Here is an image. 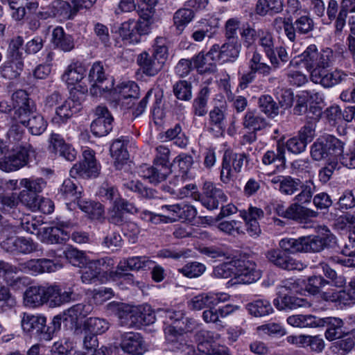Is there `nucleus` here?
<instances>
[{
    "mask_svg": "<svg viewBox=\"0 0 355 355\" xmlns=\"http://www.w3.org/2000/svg\"><path fill=\"white\" fill-rule=\"evenodd\" d=\"M267 125L266 120L256 111H248L243 119V127L254 132L264 129Z\"/></svg>",
    "mask_w": 355,
    "mask_h": 355,
    "instance_id": "obj_45",
    "label": "nucleus"
},
{
    "mask_svg": "<svg viewBox=\"0 0 355 355\" xmlns=\"http://www.w3.org/2000/svg\"><path fill=\"white\" fill-rule=\"evenodd\" d=\"M110 155L114 159L116 166L122 164L128 157V153L121 139H116L110 146Z\"/></svg>",
    "mask_w": 355,
    "mask_h": 355,
    "instance_id": "obj_61",
    "label": "nucleus"
},
{
    "mask_svg": "<svg viewBox=\"0 0 355 355\" xmlns=\"http://www.w3.org/2000/svg\"><path fill=\"white\" fill-rule=\"evenodd\" d=\"M347 74L341 70L336 69L334 71L328 72L326 69L322 71H315L311 80L315 83H320L324 87H333L347 77Z\"/></svg>",
    "mask_w": 355,
    "mask_h": 355,
    "instance_id": "obj_33",
    "label": "nucleus"
},
{
    "mask_svg": "<svg viewBox=\"0 0 355 355\" xmlns=\"http://www.w3.org/2000/svg\"><path fill=\"white\" fill-rule=\"evenodd\" d=\"M317 235L300 236L297 239L284 238L280 240L279 247L291 254L298 252H318L336 243V237L326 226L318 227Z\"/></svg>",
    "mask_w": 355,
    "mask_h": 355,
    "instance_id": "obj_2",
    "label": "nucleus"
},
{
    "mask_svg": "<svg viewBox=\"0 0 355 355\" xmlns=\"http://www.w3.org/2000/svg\"><path fill=\"white\" fill-rule=\"evenodd\" d=\"M275 162H280L281 166L284 167L286 164L285 147L284 145L277 144V152L268 150L262 157V163L264 165H270Z\"/></svg>",
    "mask_w": 355,
    "mask_h": 355,
    "instance_id": "obj_57",
    "label": "nucleus"
},
{
    "mask_svg": "<svg viewBox=\"0 0 355 355\" xmlns=\"http://www.w3.org/2000/svg\"><path fill=\"white\" fill-rule=\"evenodd\" d=\"M234 311V307L231 304L216 309L212 306L205 310L202 313V318L207 323H214L219 326L222 325V318H225Z\"/></svg>",
    "mask_w": 355,
    "mask_h": 355,
    "instance_id": "obj_38",
    "label": "nucleus"
},
{
    "mask_svg": "<svg viewBox=\"0 0 355 355\" xmlns=\"http://www.w3.org/2000/svg\"><path fill=\"white\" fill-rule=\"evenodd\" d=\"M46 182L42 178H23L19 182V187L24 190L38 194L46 187Z\"/></svg>",
    "mask_w": 355,
    "mask_h": 355,
    "instance_id": "obj_59",
    "label": "nucleus"
},
{
    "mask_svg": "<svg viewBox=\"0 0 355 355\" xmlns=\"http://www.w3.org/2000/svg\"><path fill=\"white\" fill-rule=\"evenodd\" d=\"M304 300L293 296L284 295L282 297H277L273 300L274 306L278 310L295 309L304 306Z\"/></svg>",
    "mask_w": 355,
    "mask_h": 355,
    "instance_id": "obj_56",
    "label": "nucleus"
},
{
    "mask_svg": "<svg viewBox=\"0 0 355 355\" xmlns=\"http://www.w3.org/2000/svg\"><path fill=\"white\" fill-rule=\"evenodd\" d=\"M96 119L91 124V131L96 137L106 136L112 130L113 117L107 108L98 105L95 109Z\"/></svg>",
    "mask_w": 355,
    "mask_h": 355,
    "instance_id": "obj_15",
    "label": "nucleus"
},
{
    "mask_svg": "<svg viewBox=\"0 0 355 355\" xmlns=\"http://www.w3.org/2000/svg\"><path fill=\"white\" fill-rule=\"evenodd\" d=\"M71 291H62L58 286H45L44 304H48L50 307H58L69 302L71 299Z\"/></svg>",
    "mask_w": 355,
    "mask_h": 355,
    "instance_id": "obj_30",
    "label": "nucleus"
},
{
    "mask_svg": "<svg viewBox=\"0 0 355 355\" xmlns=\"http://www.w3.org/2000/svg\"><path fill=\"white\" fill-rule=\"evenodd\" d=\"M169 157L168 147L164 145L157 147V184L165 180L171 173Z\"/></svg>",
    "mask_w": 355,
    "mask_h": 355,
    "instance_id": "obj_29",
    "label": "nucleus"
},
{
    "mask_svg": "<svg viewBox=\"0 0 355 355\" xmlns=\"http://www.w3.org/2000/svg\"><path fill=\"white\" fill-rule=\"evenodd\" d=\"M249 314L256 318H261L273 313V308L269 300L266 299H257L245 305Z\"/></svg>",
    "mask_w": 355,
    "mask_h": 355,
    "instance_id": "obj_41",
    "label": "nucleus"
},
{
    "mask_svg": "<svg viewBox=\"0 0 355 355\" xmlns=\"http://www.w3.org/2000/svg\"><path fill=\"white\" fill-rule=\"evenodd\" d=\"M235 264V277L239 283L252 284L261 278V272L256 269L254 261L248 259H236Z\"/></svg>",
    "mask_w": 355,
    "mask_h": 355,
    "instance_id": "obj_20",
    "label": "nucleus"
},
{
    "mask_svg": "<svg viewBox=\"0 0 355 355\" xmlns=\"http://www.w3.org/2000/svg\"><path fill=\"white\" fill-rule=\"evenodd\" d=\"M17 268L4 261H0V279H3L10 286L19 289L27 283L26 277H15L19 272Z\"/></svg>",
    "mask_w": 355,
    "mask_h": 355,
    "instance_id": "obj_27",
    "label": "nucleus"
},
{
    "mask_svg": "<svg viewBox=\"0 0 355 355\" xmlns=\"http://www.w3.org/2000/svg\"><path fill=\"white\" fill-rule=\"evenodd\" d=\"M262 59V55L256 49L252 53V58L249 60L248 67L255 74L258 73L263 76H268L274 67L261 62Z\"/></svg>",
    "mask_w": 355,
    "mask_h": 355,
    "instance_id": "obj_47",
    "label": "nucleus"
},
{
    "mask_svg": "<svg viewBox=\"0 0 355 355\" xmlns=\"http://www.w3.org/2000/svg\"><path fill=\"white\" fill-rule=\"evenodd\" d=\"M139 19H133L122 23L118 33L122 40L129 44H137L141 41V36L148 34L154 23L155 13V0H139Z\"/></svg>",
    "mask_w": 355,
    "mask_h": 355,
    "instance_id": "obj_1",
    "label": "nucleus"
},
{
    "mask_svg": "<svg viewBox=\"0 0 355 355\" xmlns=\"http://www.w3.org/2000/svg\"><path fill=\"white\" fill-rule=\"evenodd\" d=\"M110 328V323L104 318H89L83 324V331L92 333L96 335L102 334Z\"/></svg>",
    "mask_w": 355,
    "mask_h": 355,
    "instance_id": "obj_49",
    "label": "nucleus"
},
{
    "mask_svg": "<svg viewBox=\"0 0 355 355\" xmlns=\"http://www.w3.org/2000/svg\"><path fill=\"white\" fill-rule=\"evenodd\" d=\"M209 93L210 91L208 87H202L199 92L198 96L194 99L193 103V108L195 115L202 116L207 114V104Z\"/></svg>",
    "mask_w": 355,
    "mask_h": 355,
    "instance_id": "obj_55",
    "label": "nucleus"
},
{
    "mask_svg": "<svg viewBox=\"0 0 355 355\" xmlns=\"http://www.w3.org/2000/svg\"><path fill=\"white\" fill-rule=\"evenodd\" d=\"M110 96L111 99L121 107L131 109L139 97V88L134 81H123L110 92Z\"/></svg>",
    "mask_w": 355,
    "mask_h": 355,
    "instance_id": "obj_10",
    "label": "nucleus"
},
{
    "mask_svg": "<svg viewBox=\"0 0 355 355\" xmlns=\"http://www.w3.org/2000/svg\"><path fill=\"white\" fill-rule=\"evenodd\" d=\"M248 163V156L245 153L225 150L222 159L220 180L225 184L230 182L235 174L240 173L243 166Z\"/></svg>",
    "mask_w": 355,
    "mask_h": 355,
    "instance_id": "obj_9",
    "label": "nucleus"
},
{
    "mask_svg": "<svg viewBox=\"0 0 355 355\" xmlns=\"http://www.w3.org/2000/svg\"><path fill=\"white\" fill-rule=\"evenodd\" d=\"M299 58L306 70L310 72V78H311L315 71H320L330 67L334 61L335 55L330 48L319 51L316 45L310 44L299 55Z\"/></svg>",
    "mask_w": 355,
    "mask_h": 355,
    "instance_id": "obj_6",
    "label": "nucleus"
},
{
    "mask_svg": "<svg viewBox=\"0 0 355 355\" xmlns=\"http://www.w3.org/2000/svg\"><path fill=\"white\" fill-rule=\"evenodd\" d=\"M92 311L90 304H77L63 311L64 324L67 327L73 328L78 325L80 321Z\"/></svg>",
    "mask_w": 355,
    "mask_h": 355,
    "instance_id": "obj_26",
    "label": "nucleus"
},
{
    "mask_svg": "<svg viewBox=\"0 0 355 355\" xmlns=\"http://www.w3.org/2000/svg\"><path fill=\"white\" fill-rule=\"evenodd\" d=\"M139 269H151L153 280H155V266L154 261L146 257H132L121 260L115 271L110 272V278L114 280L122 279L129 284L134 283L133 275L128 272Z\"/></svg>",
    "mask_w": 355,
    "mask_h": 355,
    "instance_id": "obj_7",
    "label": "nucleus"
},
{
    "mask_svg": "<svg viewBox=\"0 0 355 355\" xmlns=\"http://www.w3.org/2000/svg\"><path fill=\"white\" fill-rule=\"evenodd\" d=\"M208 209H216L219 203L225 202L227 196L223 191L211 182H205L202 187V198L199 199Z\"/></svg>",
    "mask_w": 355,
    "mask_h": 355,
    "instance_id": "obj_22",
    "label": "nucleus"
},
{
    "mask_svg": "<svg viewBox=\"0 0 355 355\" xmlns=\"http://www.w3.org/2000/svg\"><path fill=\"white\" fill-rule=\"evenodd\" d=\"M85 67L79 62H71L64 71L62 80L68 86L73 87L85 77Z\"/></svg>",
    "mask_w": 355,
    "mask_h": 355,
    "instance_id": "obj_37",
    "label": "nucleus"
},
{
    "mask_svg": "<svg viewBox=\"0 0 355 355\" xmlns=\"http://www.w3.org/2000/svg\"><path fill=\"white\" fill-rule=\"evenodd\" d=\"M71 224L68 222H58L55 226L46 227L40 230L38 238L46 243H60L70 238Z\"/></svg>",
    "mask_w": 355,
    "mask_h": 355,
    "instance_id": "obj_13",
    "label": "nucleus"
},
{
    "mask_svg": "<svg viewBox=\"0 0 355 355\" xmlns=\"http://www.w3.org/2000/svg\"><path fill=\"white\" fill-rule=\"evenodd\" d=\"M107 308L118 317L120 324L123 327H147L155 322V312L148 304L135 306L112 302L107 305Z\"/></svg>",
    "mask_w": 355,
    "mask_h": 355,
    "instance_id": "obj_3",
    "label": "nucleus"
},
{
    "mask_svg": "<svg viewBox=\"0 0 355 355\" xmlns=\"http://www.w3.org/2000/svg\"><path fill=\"white\" fill-rule=\"evenodd\" d=\"M216 60L215 54H211V49L206 53H198L193 58L194 67L200 73H214L216 71V64L214 62Z\"/></svg>",
    "mask_w": 355,
    "mask_h": 355,
    "instance_id": "obj_39",
    "label": "nucleus"
},
{
    "mask_svg": "<svg viewBox=\"0 0 355 355\" xmlns=\"http://www.w3.org/2000/svg\"><path fill=\"white\" fill-rule=\"evenodd\" d=\"M345 143L331 135L318 137L311 146L310 154L315 161L338 160L344 151Z\"/></svg>",
    "mask_w": 355,
    "mask_h": 355,
    "instance_id": "obj_5",
    "label": "nucleus"
},
{
    "mask_svg": "<svg viewBox=\"0 0 355 355\" xmlns=\"http://www.w3.org/2000/svg\"><path fill=\"white\" fill-rule=\"evenodd\" d=\"M46 318L42 315L23 313L21 315V327L23 331L40 340H51V333L45 331Z\"/></svg>",
    "mask_w": 355,
    "mask_h": 355,
    "instance_id": "obj_11",
    "label": "nucleus"
},
{
    "mask_svg": "<svg viewBox=\"0 0 355 355\" xmlns=\"http://www.w3.org/2000/svg\"><path fill=\"white\" fill-rule=\"evenodd\" d=\"M59 263L56 261L49 259H34L19 264L21 272L33 276L45 272H54L58 270Z\"/></svg>",
    "mask_w": 355,
    "mask_h": 355,
    "instance_id": "obj_21",
    "label": "nucleus"
},
{
    "mask_svg": "<svg viewBox=\"0 0 355 355\" xmlns=\"http://www.w3.org/2000/svg\"><path fill=\"white\" fill-rule=\"evenodd\" d=\"M123 211L134 213L137 209L133 204L120 198L114 202V209L112 211L110 216L111 221L116 225H120L122 222L121 214Z\"/></svg>",
    "mask_w": 355,
    "mask_h": 355,
    "instance_id": "obj_51",
    "label": "nucleus"
},
{
    "mask_svg": "<svg viewBox=\"0 0 355 355\" xmlns=\"http://www.w3.org/2000/svg\"><path fill=\"white\" fill-rule=\"evenodd\" d=\"M324 300L333 302H338L344 305H350L355 303V279H352L345 289L333 293L323 294Z\"/></svg>",
    "mask_w": 355,
    "mask_h": 355,
    "instance_id": "obj_32",
    "label": "nucleus"
},
{
    "mask_svg": "<svg viewBox=\"0 0 355 355\" xmlns=\"http://www.w3.org/2000/svg\"><path fill=\"white\" fill-rule=\"evenodd\" d=\"M284 252L279 249H270L266 253V257L270 263L284 270H302L305 268L302 262L287 255Z\"/></svg>",
    "mask_w": 355,
    "mask_h": 355,
    "instance_id": "obj_17",
    "label": "nucleus"
},
{
    "mask_svg": "<svg viewBox=\"0 0 355 355\" xmlns=\"http://www.w3.org/2000/svg\"><path fill=\"white\" fill-rule=\"evenodd\" d=\"M67 257L73 266L81 269V281L87 284L102 281L103 274L113 265L110 258L91 259L83 252L77 250L69 251Z\"/></svg>",
    "mask_w": 355,
    "mask_h": 355,
    "instance_id": "obj_4",
    "label": "nucleus"
},
{
    "mask_svg": "<svg viewBox=\"0 0 355 355\" xmlns=\"http://www.w3.org/2000/svg\"><path fill=\"white\" fill-rule=\"evenodd\" d=\"M241 44L238 40H227L223 44H214L211 47V54L214 53L217 60L223 62H234L239 56Z\"/></svg>",
    "mask_w": 355,
    "mask_h": 355,
    "instance_id": "obj_18",
    "label": "nucleus"
},
{
    "mask_svg": "<svg viewBox=\"0 0 355 355\" xmlns=\"http://www.w3.org/2000/svg\"><path fill=\"white\" fill-rule=\"evenodd\" d=\"M77 204L78 207L92 219H98L104 213L103 207L99 202L88 201L80 198L77 200Z\"/></svg>",
    "mask_w": 355,
    "mask_h": 355,
    "instance_id": "obj_50",
    "label": "nucleus"
},
{
    "mask_svg": "<svg viewBox=\"0 0 355 355\" xmlns=\"http://www.w3.org/2000/svg\"><path fill=\"white\" fill-rule=\"evenodd\" d=\"M24 302L27 306H38L44 304L45 286H33L27 288L24 296Z\"/></svg>",
    "mask_w": 355,
    "mask_h": 355,
    "instance_id": "obj_44",
    "label": "nucleus"
},
{
    "mask_svg": "<svg viewBox=\"0 0 355 355\" xmlns=\"http://www.w3.org/2000/svg\"><path fill=\"white\" fill-rule=\"evenodd\" d=\"M298 343L315 352H321L324 347V342L319 336L301 335L298 337Z\"/></svg>",
    "mask_w": 355,
    "mask_h": 355,
    "instance_id": "obj_63",
    "label": "nucleus"
},
{
    "mask_svg": "<svg viewBox=\"0 0 355 355\" xmlns=\"http://www.w3.org/2000/svg\"><path fill=\"white\" fill-rule=\"evenodd\" d=\"M83 160L73 165L70 170V175L73 178L78 176L83 178L96 177L99 171V166L96 163L94 152L91 149H85L83 152Z\"/></svg>",
    "mask_w": 355,
    "mask_h": 355,
    "instance_id": "obj_14",
    "label": "nucleus"
},
{
    "mask_svg": "<svg viewBox=\"0 0 355 355\" xmlns=\"http://www.w3.org/2000/svg\"><path fill=\"white\" fill-rule=\"evenodd\" d=\"M81 109V103L74 96L67 99L55 111V115L52 119V123L58 125L66 123L74 114Z\"/></svg>",
    "mask_w": 355,
    "mask_h": 355,
    "instance_id": "obj_24",
    "label": "nucleus"
},
{
    "mask_svg": "<svg viewBox=\"0 0 355 355\" xmlns=\"http://www.w3.org/2000/svg\"><path fill=\"white\" fill-rule=\"evenodd\" d=\"M120 347L123 352L130 355H143L147 346L139 333L129 331L121 335Z\"/></svg>",
    "mask_w": 355,
    "mask_h": 355,
    "instance_id": "obj_16",
    "label": "nucleus"
},
{
    "mask_svg": "<svg viewBox=\"0 0 355 355\" xmlns=\"http://www.w3.org/2000/svg\"><path fill=\"white\" fill-rule=\"evenodd\" d=\"M24 62L21 60H10L1 67V76L9 80L17 78L23 70Z\"/></svg>",
    "mask_w": 355,
    "mask_h": 355,
    "instance_id": "obj_54",
    "label": "nucleus"
},
{
    "mask_svg": "<svg viewBox=\"0 0 355 355\" xmlns=\"http://www.w3.org/2000/svg\"><path fill=\"white\" fill-rule=\"evenodd\" d=\"M262 59V55L256 49L252 53V58L249 60L248 67L255 74L258 73L263 76H268L274 67L261 62Z\"/></svg>",
    "mask_w": 355,
    "mask_h": 355,
    "instance_id": "obj_46",
    "label": "nucleus"
},
{
    "mask_svg": "<svg viewBox=\"0 0 355 355\" xmlns=\"http://www.w3.org/2000/svg\"><path fill=\"white\" fill-rule=\"evenodd\" d=\"M329 284L330 282L325 280L322 276H312L307 279L306 291L312 295L321 293V297L324 299L323 294L326 292H323L322 289Z\"/></svg>",
    "mask_w": 355,
    "mask_h": 355,
    "instance_id": "obj_60",
    "label": "nucleus"
},
{
    "mask_svg": "<svg viewBox=\"0 0 355 355\" xmlns=\"http://www.w3.org/2000/svg\"><path fill=\"white\" fill-rule=\"evenodd\" d=\"M83 188L78 186L76 180L67 179L64 180L60 193L67 200H78L81 198Z\"/></svg>",
    "mask_w": 355,
    "mask_h": 355,
    "instance_id": "obj_48",
    "label": "nucleus"
},
{
    "mask_svg": "<svg viewBox=\"0 0 355 355\" xmlns=\"http://www.w3.org/2000/svg\"><path fill=\"white\" fill-rule=\"evenodd\" d=\"M315 110V118L307 119L304 125L300 129L298 133V137L303 141L308 143L311 142L315 135L316 122L321 114L320 110L313 107Z\"/></svg>",
    "mask_w": 355,
    "mask_h": 355,
    "instance_id": "obj_52",
    "label": "nucleus"
},
{
    "mask_svg": "<svg viewBox=\"0 0 355 355\" xmlns=\"http://www.w3.org/2000/svg\"><path fill=\"white\" fill-rule=\"evenodd\" d=\"M275 38L272 32L266 29H260L258 44L275 69L279 67V62L275 54Z\"/></svg>",
    "mask_w": 355,
    "mask_h": 355,
    "instance_id": "obj_23",
    "label": "nucleus"
},
{
    "mask_svg": "<svg viewBox=\"0 0 355 355\" xmlns=\"http://www.w3.org/2000/svg\"><path fill=\"white\" fill-rule=\"evenodd\" d=\"M17 120L33 135H42L47 128V122L40 114L35 112V110L22 115Z\"/></svg>",
    "mask_w": 355,
    "mask_h": 355,
    "instance_id": "obj_31",
    "label": "nucleus"
},
{
    "mask_svg": "<svg viewBox=\"0 0 355 355\" xmlns=\"http://www.w3.org/2000/svg\"><path fill=\"white\" fill-rule=\"evenodd\" d=\"M88 80L91 84L90 94L93 96L101 95L105 90L110 89L114 85L113 80H110V85L102 87L101 85L107 80L103 66L101 62H94L88 74Z\"/></svg>",
    "mask_w": 355,
    "mask_h": 355,
    "instance_id": "obj_19",
    "label": "nucleus"
},
{
    "mask_svg": "<svg viewBox=\"0 0 355 355\" xmlns=\"http://www.w3.org/2000/svg\"><path fill=\"white\" fill-rule=\"evenodd\" d=\"M301 186V180L295 178L290 175H286L281 182L279 187V191L281 193L286 196H292L300 190Z\"/></svg>",
    "mask_w": 355,
    "mask_h": 355,
    "instance_id": "obj_64",
    "label": "nucleus"
},
{
    "mask_svg": "<svg viewBox=\"0 0 355 355\" xmlns=\"http://www.w3.org/2000/svg\"><path fill=\"white\" fill-rule=\"evenodd\" d=\"M163 213L157 214L160 220L167 223H173L178 219L192 221L197 215L196 208L189 205H173L162 206Z\"/></svg>",
    "mask_w": 355,
    "mask_h": 355,
    "instance_id": "obj_12",
    "label": "nucleus"
},
{
    "mask_svg": "<svg viewBox=\"0 0 355 355\" xmlns=\"http://www.w3.org/2000/svg\"><path fill=\"white\" fill-rule=\"evenodd\" d=\"M34 153L33 147H10L8 153L0 158V169L5 172H12L26 166Z\"/></svg>",
    "mask_w": 355,
    "mask_h": 355,
    "instance_id": "obj_8",
    "label": "nucleus"
},
{
    "mask_svg": "<svg viewBox=\"0 0 355 355\" xmlns=\"http://www.w3.org/2000/svg\"><path fill=\"white\" fill-rule=\"evenodd\" d=\"M2 248L13 253L30 254L37 250V244L29 238L10 237L1 243Z\"/></svg>",
    "mask_w": 355,
    "mask_h": 355,
    "instance_id": "obj_25",
    "label": "nucleus"
},
{
    "mask_svg": "<svg viewBox=\"0 0 355 355\" xmlns=\"http://www.w3.org/2000/svg\"><path fill=\"white\" fill-rule=\"evenodd\" d=\"M15 118L18 119L25 114H30L35 110V106L24 90H17L12 96Z\"/></svg>",
    "mask_w": 355,
    "mask_h": 355,
    "instance_id": "obj_28",
    "label": "nucleus"
},
{
    "mask_svg": "<svg viewBox=\"0 0 355 355\" xmlns=\"http://www.w3.org/2000/svg\"><path fill=\"white\" fill-rule=\"evenodd\" d=\"M8 140V148L10 147H32L28 143L27 135L25 134L24 130L19 124L12 125L7 133Z\"/></svg>",
    "mask_w": 355,
    "mask_h": 355,
    "instance_id": "obj_40",
    "label": "nucleus"
},
{
    "mask_svg": "<svg viewBox=\"0 0 355 355\" xmlns=\"http://www.w3.org/2000/svg\"><path fill=\"white\" fill-rule=\"evenodd\" d=\"M324 326L327 325V328L325 331V338L332 341L336 339L343 338L345 332L343 330L344 325L343 321L338 318H325L323 319Z\"/></svg>",
    "mask_w": 355,
    "mask_h": 355,
    "instance_id": "obj_42",
    "label": "nucleus"
},
{
    "mask_svg": "<svg viewBox=\"0 0 355 355\" xmlns=\"http://www.w3.org/2000/svg\"><path fill=\"white\" fill-rule=\"evenodd\" d=\"M300 192L297 194L294 200L300 202V204H309L311 202L313 196L316 191V187L311 180L304 182L301 180V186L300 187Z\"/></svg>",
    "mask_w": 355,
    "mask_h": 355,
    "instance_id": "obj_53",
    "label": "nucleus"
},
{
    "mask_svg": "<svg viewBox=\"0 0 355 355\" xmlns=\"http://www.w3.org/2000/svg\"><path fill=\"white\" fill-rule=\"evenodd\" d=\"M300 202H295L288 206V219L295 221H303L311 218H315L318 212L304 207Z\"/></svg>",
    "mask_w": 355,
    "mask_h": 355,
    "instance_id": "obj_43",
    "label": "nucleus"
},
{
    "mask_svg": "<svg viewBox=\"0 0 355 355\" xmlns=\"http://www.w3.org/2000/svg\"><path fill=\"white\" fill-rule=\"evenodd\" d=\"M313 28V20L309 15H302L294 21L291 19V28H289L291 32L288 35V40L294 42L296 40L297 34L306 35L311 32Z\"/></svg>",
    "mask_w": 355,
    "mask_h": 355,
    "instance_id": "obj_35",
    "label": "nucleus"
},
{
    "mask_svg": "<svg viewBox=\"0 0 355 355\" xmlns=\"http://www.w3.org/2000/svg\"><path fill=\"white\" fill-rule=\"evenodd\" d=\"M259 106L261 112L270 117H275L279 114V106L270 95H262L259 98Z\"/></svg>",
    "mask_w": 355,
    "mask_h": 355,
    "instance_id": "obj_58",
    "label": "nucleus"
},
{
    "mask_svg": "<svg viewBox=\"0 0 355 355\" xmlns=\"http://www.w3.org/2000/svg\"><path fill=\"white\" fill-rule=\"evenodd\" d=\"M50 12H40V16L42 19H46L49 17H60L62 19H73V13L70 2L63 0H55L50 6Z\"/></svg>",
    "mask_w": 355,
    "mask_h": 355,
    "instance_id": "obj_36",
    "label": "nucleus"
},
{
    "mask_svg": "<svg viewBox=\"0 0 355 355\" xmlns=\"http://www.w3.org/2000/svg\"><path fill=\"white\" fill-rule=\"evenodd\" d=\"M51 42L53 46L64 52H69L74 49L73 37L65 33L61 26H56L52 31Z\"/></svg>",
    "mask_w": 355,
    "mask_h": 355,
    "instance_id": "obj_34",
    "label": "nucleus"
},
{
    "mask_svg": "<svg viewBox=\"0 0 355 355\" xmlns=\"http://www.w3.org/2000/svg\"><path fill=\"white\" fill-rule=\"evenodd\" d=\"M194 17V12L189 8H180L177 10L173 16L174 24L176 28L182 31Z\"/></svg>",
    "mask_w": 355,
    "mask_h": 355,
    "instance_id": "obj_62",
    "label": "nucleus"
}]
</instances>
